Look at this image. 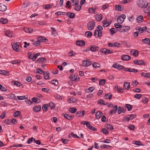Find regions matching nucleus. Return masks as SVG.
I'll return each mask as SVG.
<instances>
[{
	"instance_id": "nucleus-52",
	"label": "nucleus",
	"mask_w": 150,
	"mask_h": 150,
	"mask_svg": "<svg viewBox=\"0 0 150 150\" xmlns=\"http://www.w3.org/2000/svg\"><path fill=\"white\" fill-rule=\"evenodd\" d=\"M104 102V101L102 99H99L98 101V103L100 104H103L104 105H105L107 104V103L105 104V103H103Z\"/></svg>"
},
{
	"instance_id": "nucleus-22",
	"label": "nucleus",
	"mask_w": 150,
	"mask_h": 150,
	"mask_svg": "<svg viewBox=\"0 0 150 150\" xmlns=\"http://www.w3.org/2000/svg\"><path fill=\"white\" fill-rule=\"evenodd\" d=\"M37 61H38L39 62L42 63H45L46 61V59L45 58L41 57L38 59Z\"/></svg>"
},
{
	"instance_id": "nucleus-63",
	"label": "nucleus",
	"mask_w": 150,
	"mask_h": 150,
	"mask_svg": "<svg viewBox=\"0 0 150 150\" xmlns=\"http://www.w3.org/2000/svg\"><path fill=\"white\" fill-rule=\"evenodd\" d=\"M120 23H115L114 24V25L116 28H119L122 27V25L120 24Z\"/></svg>"
},
{
	"instance_id": "nucleus-37",
	"label": "nucleus",
	"mask_w": 150,
	"mask_h": 150,
	"mask_svg": "<svg viewBox=\"0 0 150 150\" xmlns=\"http://www.w3.org/2000/svg\"><path fill=\"white\" fill-rule=\"evenodd\" d=\"M8 72L5 70H0V74L4 75H6L8 74Z\"/></svg>"
},
{
	"instance_id": "nucleus-5",
	"label": "nucleus",
	"mask_w": 150,
	"mask_h": 150,
	"mask_svg": "<svg viewBox=\"0 0 150 150\" xmlns=\"http://www.w3.org/2000/svg\"><path fill=\"white\" fill-rule=\"evenodd\" d=\"M64 116L65 118L69 120H71L74 117V115L70 116L67 113L64 114Z\"/></svg>"
},
{
	"instance_id": "nucleus-64",
	"label": "nucleus",
	"mask_w": 150,
	"mask_h": 150,
	"mask_svg": "<svg viewBox=\"0 0 150 150\" xmlns=\"http://www.w3.org/2000/svg\"><path fill=\"white\" fill-rule=\"evenodd\" d=\"M133 91L135 92L140 93L141 92V90L139 88H135L133 89Z\"/></svg>"
},
{
	"instance_id": "nucleus-53",
	"label": "nucleus",
	"mask_w": 150,
	"mask_h": 150,
	"mask_svg": "<svg viewBox=\"0 0 150 150\" xmlns=\"http://www.w3.org/2000/svg\"><path fill=\"white\" fill-rule=\"evenodd\" d=\"M74 9L77 11H79L81 8V6H75Z\"/></svg>"
},
{
	"instance_id": "nucleus-26",
	"label": "nucleus",
	"mask_w": 150,
	"mask_h": 150,
	"mask_svg": "<svg viewBox=\"0 0 150 150\" xmlns=\"http://www.w3.org/2000/svg\"><path fill=\"white\" fill-rule=\"evenodd\" d=\"M117 30L115 28H112L110 29L109 31L111 35H113L117 31Z\"/></svg>"
},
{
	"instance_id": "nucleus-30",
	"label": "nucleus",
	"mask_w": 150,
	"mask_h": 150,
	"mask_svg": "<svg viewBox=\"0 0 150 150\" xmlns=\"http://www.w3.org/2000/svg\"><path fill=\"white\" fill-rule=\"evenodd\" d=\"M105 127L106 128L110 130H112L114 128L113 126L110 124H107L105 125Z\"/></svg>"
},
{
	"instance_id": "nucleus-55",
	"label": "nucleus",
	"mask_w": 150,
	"mask_h": 150,
	"mask_svg": "<svg viewBox=\"0 0 150 150\" xmlns=\"http://www.w3.org/2000/svg\"><path fill=\"white\" fill-rule=\"evenodd\" d=\"M14 84L15 85L18 86L20 87L21 85V84L17 81H14Z\"/></svg>"
},
{
	"instance_id": "nucleus-29",
	"label": "nucleus",
	"mask_w": 150,
	"mask_h": 150,
	"mask_svg": "<svg viewBox=\"0 0 150 150\" xmlns=\"http://www.w3.org/2000/svg\"><path fill=\"white\" fill-rule=\"evenodd\" d=\"M7 98L9 99H16V98L15 96L13 94H10L7 96Z\"/></svg>"
},
{
	"instance_id": "nucleus-43",
	"label": "nucleus",
	"mask_w": 150,
	"mask_h": 150,
	"mask_svg": "<svg viewBox=\"0 0 150 150\" xmlns=\"http://www.w3.org/2000/svg\"><path fill=\"white\" fill-rule=\"evenodd\" d=\"M54 97L60 100H61L62 99V96L58 94H56L54 95Z\"/></svg>"
},
{
	"instance_id": "nucleus-59",
	"label": "nucleus",
	"mask_w": 150,
	"mask_h": 150,
	"mask_svg": "<svg viewBox=\"0 0 150 150\" xmlns=\"http://www.w3.org/2000/svg\"><path fill=\"white\" fill-rule=\"evenodd\" d=\"M71 99L72 103H76L77 102L78 99L76 98L71 97Z\"/></svg>"
},
{
	"instance_id": "nucleus-38",
	"label": "nucleus",
	"mask_w": 150,
	"mask_h": 150,
	"mask_svg": "<svg viewBox=\"0 0 150 150\" xmlns=\"http://www.w3.org/2000/svg\"><path fill=\"white\" fill-rule=\"evenodd\" d=\"M117 21L119 23L121 24L124 21L123 19H122L121 16H119L117 19Z\"/></svg>"
},
{
	"instance_id": "nucleus-7",
	"label": "nucleus",
	"mask_w": 150,
	"mask_h": 150,
	"mask_svg": "<svg viewBox=\"0 0 150 150\" xmlns=\"http://www.w3.org/2000/svg\"><path fill=\"white\" fill-rule=\"evenodd\" d=\"M76 44L77 45L79 46H84L85 45V42L83 40H80L77 41L76 42Z\"/></svg>"
},
{
	"instance_id": "nucleus-58",
	"label": "nucleus",
	"mask_w": 150,
	"mask_h": 150,
	"mask_svg": "<svg viewBox=\"0 0 150 150\" xmlns=\"http://www.w3.org/2000/svg\"><path fill=\"white\" fill-rule=\"evenodd\" d=\"M88 10L89 12L91 13H95L96 11L94 10V9L92 8H89L88 9Z\"/></svg>"
},
{
	"instance_id": "nucleus-36",
	"label": "nucleus",
	"mask_w": 150,
	"mask_h": 150,
	"mask_svg": "<svg viewBox=\"0 0 150 150\" xmlns=\"http://www.w3.org/2000/svg\"><path fill=\"white\" fill-rule=\"evenodd\" d=\"M40 44V42L38 40V41H36L34 42V43H33V45H35L36 47L39 46V45Z\"/></svg>"
},
{
	"instance_id": "nucleus-51",
	"label": "nucleus",
	"mask_w": 150,
	"mask_h": 150,
	"mask_svg": "<svg viewBox=\"0 0 150 150\" xmlns=\"http://www.w3.org/2000/svg\"><path fill=\"white\" fill-rule=\"evenodd\" d=\"M134 144L136 145L139 146L142 145L141 142L139 141H134Z\"/></svg>"
},
{
	"instance_id": "nucleus-34",
	"label": "nucleus",
	"mask_w": 150,
	"mask_h": 150,
	"mask_svg": "<svg viewBox=\"0 0 150 150\" xmlns=\"http://www.w3.org/2000/svg\"><path fill=\"white\" fill-rule=\"evenodd\" d=\"M125 107L127 108L128 110L130 111L132 108V106L130 104H127L125 105Z\"/></svg>"
},
{
	"instance_id": "nucleus-2",
	"label": "nucleus",
	"mask_w": 150,
	"mask_h": 150,
	"mask_svg": "<svg viewBox=\"0 0 150 150\" xmlns=\"http://www.w3.org/2000/svg\"><path fill=\"white\" fill-rule=\"evenodd\" d=\"M99 47L95 45H91L90 46L89 50L93 52H96L98 51L99 50Z\"/></svg>"
},
{
	"instance_id": "nucleus-3",
	"label": "nucleus",
	"mask_w": 150,
	"mask_h": 150,
	"mask_svg": "<svg viewBox=\"0 0 150 150\" xmlns=\"http://www.w3.org/2000/svg\"><path fill=\"white\" fill-rule=\"evenodd\" d=\"M95 25V23L93 22H89L87 26V28L89 30H92L94 28Z\"/></svg>"
},
{
	"instance_id": "nucleus-28",
	"label": "nucleus",
	"mask_w": 150,
	"mask_h": 150,
	"mask_svg": "<svg viewBox=\"0 0 150 150\" xmlns=\"http://www.w3.org/2000/svg\"><path fill=\"white\" fill-rule=\"evenodd\" d=\"M0 22L3 24H6L8 22V20L6 18H1L0 19Z\"/></svg>"
},
{
	"instance_id": "nucleus-20",
	"label": "nucleus",
	"mask_w": 150,
	"mask_h": 150,
	"mask_svg": "<svg viewBox=\"0 0 150 150\" xmlns=\"http://www.w3.org/2000/svg\"><path fill=\"white\" fill-rule=\"evenodd\" d=\"M23 30L25 32L28 33H31L33 31V28H28L25 27L23 28Z\"/></svg>"
},
{
	"instance_id": "nucleus-48",
	"label": "nucleus",
	"mask_w": 150,
	"mask_h": 150,
	"mask_svg": "<svg viewBox=\"0 0 150 150\" xmlns=\"http://www.w3.org/2000/svg\"><path fill=\"white\" fill-rule=\"evenodd\" d=\"M40 54L39 53H36L35 54L33 57V58H32V61H34L39 56H40Z\"/></svg>"
},
{
	"instance_id": "nucleus-16",
	"label": "nucleus",
	"mask_w": 150,
	"mask_h": 150,
	"mask_svg": "<svg viewBox=\"0 0 150 150\" xmlns=\"http://www.w3.org/2000/svg\"><path fill=\"white\" fill-rule=\"evenodd\" d=\"M95 89L94 87H90L88 89L85 90V91L87 93H90L93 92Z\"/></svg>"
},
{
	"instance_id": "nucleus-9",
	"label": "nucleus",
	"mask_w": 150,
	"mask_h": 150,
	"mask_svg": "<svg viewBox=\"0 0 150 150\" xmlns=\"http://www.w3.org/2000/svg\"><path fill=\"white\" fill-rule=\"evenodd\" d=\"M117 105H115L114 107H113L112 109L109 112L110 115L114 113H116L117 111Z\"/></svg>"
},
{
	"instance_id": "nucleus-50",
	"label": "nucleus",
	"mask_w": 150,
	"mask_h": 150,
	"mask_svg": "<svg viewBox=\"0 0 150 150\" xmlns=\"http://www.w3.org/2000/svg\"><path fill=\"white\" fill-rule=\"evenodd\" d=\"M34 138L33 137H31L30 138L28 139L27 140V143L28 144H30L33 141H34Z\"/></svg>"
},
{
	"instance_id": "nucleus-18",
	"label": "nucleus",
	"mask_w": 150,
	"mask_h": 150,
	"mask_svg": "<svg viewBox=\"0 0 150 150\" xmlns=\"http://www.w3.org/2000/svg\"><path fill=\"white\" fill-rule=\"evenodd\" d=\"M112 95L111 93H106L105 94L104 98L106 99L110 100L112 98Z\"/></svg>"
},
{
	"instance_id": "nucleus-10",
	"label": "nucleus",
	"mask_w": 150,
	"mask_h": 150,
	"mask_svg": "<svg viewBox=\"0 0 150 150\" xmlns=\"http://www.w3.org/2000/svg\"><path fill=\"white\" fill-rule=\"evenodd\" d=\"M94 34V36L96 37H100L102 35L101 31H99L96 30H95Z\"/></svg>"
},
{
	"instance_id": "nucleus-62",
	"label": "nucleus",
	"mask_w": 150,
	"mask_h": 150,
	"mask_svg": "<svg viewBox=\"0 0 150 150\" xmlns=\"http://www.w3.org/2000/svg\"><path fill=\"white\" fill-rule=\"evenodd\" d=\"M32 102L35 103L38 102L39 99L36 97H34L32 98Z\"/></svg>"
},
{
	"instance_id": "nucleus-27",
	"label": "nucleus",
	"mask_w": 150,
	"mask_h": 150,
	"mask_svg": "<svg viewBox=\"0 0 150 150\" xmlns=\"http://www.w3.org/2000/svg\"><path fill=\"white\" fill-rule=\"evenodd\" d=\"M44 78L46 80H49L50 79L49 74L48 71H47L46 74H44Z\"/></svg>"
},
{
	"instance_id": "nucleus-13",
	"label": "nucleus",
	"mask_w": 150,
	"mask_h": 150,
	"mask_svg": "<svg viewBox=\"0 0 150 150\" xmlns=\"http://www.w3.org/2000/svg\"><path fill=\"white\" fill-rule=\"evenodd\" d=\"M130 83L129 82H125L123 85L124 88L127 90H128L129 88Z\"/></svg>"
},
{
	"instance_id": "nucleus-17",
	"label": "nucleus",
	"mask_w": 150,
	"mask_h": 150,
	"mask_svg": "<svg viewBox=\"0 0 150 150\" xmlns=\"http://www.w3.org/2000/svg\"><path fill=\"white\" fill-rule=\"evenodd\" d=\"M12 47L13 50L16 52H18L20 51V49L18 46H16L15 45L13 44L12 45Z\"/></svg>"
},
{
	"instance_id": "nucleus-40",
	"label": "nucleus",
	"mask_w": 150,
	"mask_h": 150,
	"mask_svg": "<svg viewBox=\"0 0 150 150\" xmlns=\"http://www.w3.org/2000/svg\"><path fill=\"white\" fill-rule=\"evenodd\" d=\"M66 14V13L65 12H62L60 11H58L56 12L55 14V15L57 16H59V15H64Z\"/></svg>"
},
{
	"instance_id": "nucleus-15",
	"label": "nucleus",
	"mask_w": 150,
	"mask_h": 150,
	"mask_svg": "<svg viewBox=\"0 0 150 150\" xmlns=\"http://www.w3.org/2000/svg\"><path fill=\"white\" fill-rule=\"evenodd\" d=\"M95 18L97 21H100L102 18V15L101 14L96 15L95 16Z\"/></svg>"
},
{
	"instance_id": "nucleus-1",
	"label": "nucleus",
	"mask_w": 150,
	"mask_h": 150,
	"mask_svg": "<svg viewBox=\"0 0 150 150\" xmlns=\"http://www.w3.org/2000/svg\"><path fill=\"white\" fill-rule=\"evenodd\" d=\"M137 4L140 8H145L146 7L145 3L143 0H139L138 1Z\"/></svg>"
},
{
	"instance_id": "nucleus-46",
	"label": "nucleus",
	"mask_w": 150,
	"mask_h": 150,
	"mask_svg": "<svg viewBox=\"0 0 150 150\" xmlns=\"http://www.w3.org/2000/svg\"><path fill=\"white\" fill-rule=\"evenodd\" d=\"M20 112L19 111H17L14 112L13 114V116L14 117H16L20 114Z\"/></svg>"
},
{
	"instance_id": "nucleus-60",
	"label": "nucleus",
	"mask_w": 150,
	"mask_h": 150,
	"mask_svg": "<svg viewBox=\"0 0 150 150\" xmlns=\"http://www.w3.org/2000/svg\"><path fill=\"white\" fill-rule=\"evenodd\" d=\"M130 118L129 116H127V117H123V121L124 122H126L127 121H129L130 120Z\"/></svg>"
},
{
	"instance_id": "nucleus-24",
	"label": "nucleus",
	"mask_w": 150,
	"mask_h": 150,
	"mask_svg": "<svg viewBox=\"0 0 150 150\" xmlns=\"http://www.w3.org/2000/svg\"><path fill=\"white\" fill-rule=\"evenodd\" d=\"M143 20V16H140L137 17V21L138 23H140Z\"/></svg>"
},
{
	"instance_id": "nucleus-57",
	"label": "nucleus",
	"mask_w": 150,
	"mask_h": 150,
	"mask_svg": "<svg viewBox=\"0 0 150 150\" xmlns=\"http://www.w3.org/2000/svg\"><path fill=\"white\" fill-rule=\"evenodd\" d=\"M108 119L106 117L105 115H103L102 118H101V121L103 122H106L108 121Z\"/></svg>"
},
{
	"instance_id": "nucleus-32",
	"label": "nucleus",
	"mask_w": 150,
	"mask_h": 150,
	"mask_svg": "<svg viewBox=\"0 0 150 150\" xmlns=\"http://www.w3.org/2000/svg\"><path fill=\"white\" fill-rule=\"evenodd\" d=\"M92 35L91 32L90 31H87L85 33V35L88 37H91Z\"/></svg>"
},
{
	"instance_id": "nucleus-25",
	"label": "nucleus",
	"mask_w": 150,
	"mask_h": 150,
	"mask_svg": "<svg viewBox=\"0 0 150 150\" xmlns=\"http://www.w3.org/2000/svg\"><path fill=\"white\" fill-rule=\"evenodd\" d=\"M77 110V109L76 108H70L69 109V111L70 112L72 113H74L76 112Z\"/></svg>"
},
{
	"instance_id": "nucleus-49",
	"label": "nucleus",
	"mask_w": 150,
	"mask_h": 150,
	"mask_svg": "<svg viewBox=\"0 0 150 150\" xmlns=\"http://www.w3.org/2000/svg\"><path fill=\"white\" fill-rule=\"evenodd\" d=\"M128 70V71L130 72H135V71L137 72L138 71L137 69L133 68H129Z\"/></svg>"
},
{
	"instance_id": "nucleus-44",
	"label": "nucleus",
	"mask_w": 150,
	"mask_h": 150,
	"mask_svg": "<svg viewBox=\"0 0 150 150\" xmlns=\"http://www.w3.org/2000/svg\"><path fill=\"white\" fill-rule=\"evenodd\" d=\"M142 96V95L141 94H136L134 96V97L137 99H139Z\"/></svg>"
},
{
	"instance_id": "nucleus-56",
	"label": "nucleus",
	"mask_w": 150,
	"mask_h": 150,
	"mask_svg": "<svg viewBox=\"0 0 150 150\" xmlns=\"http://www.w3.org/2000/svg\"><path fill=\"white\" fill-rule=\"evenodd\" d=\"M138 53L139 52L137 50H135L134 51V52L132 53V54L134 56L136 57L138 55Z\"/></svg>"
},
{
	"instance_id": "nucleus-6",
	"label": "nucleus",
	"mask_w": 150,
	"mask_h": 150,
	"mask_svg": "<svg viewBox=\"0 0 150 150\" xmlns=\"http://www.w3.org/2000/svg\"><path fill=\"white\" fill-rule=\"evenodd\" d=\"M13 32L10 30H7L5 31V35L8 37H12L13 36Z\"/></svg>"
},
{
	"instance_id": "nucleus-41",
	"label": "nucleus",
	"mask_w": 150,
	"mask_h": 150,
	"mask_svg": "<svg viewBox=\"0 0 150 150\" xmlns=\"http://www.w3.org/2000/svg\"><path fill=\"white\" fill-rule=\"evenodd\" d=\"M48 107V104L47 105L44 104L42 106V109L44 111H46L47 110V108Z\"/></svg>"
},
{
	"instance_id": "nucleus-33",
	"label": "nucleus",
	"mask_w": 150,
	"mask_h": 150,
	"mask_svg": "<svg viewBox=\"0 0 150 150\" xmlns=\"http://www.w3.org/2000/svg\"><path fill=\"white\" fill-rule=\"evenodd\" d=\"M71 1L73 3V6L77 5L79 3V2L77 0H71Z\"/></svg>"
},
{
	"instance_id": "nucleus-4",
	"label": "nucleus",
	"mask_w": 150,
	"mask_h": 150,
	"mask_svg": "<svg viewBox=\"0 0 150 150\" xmlns=\"http://www.w3.org/2000/svg\"><path fill=\"white\" fill-rule=\"evenodd\" d=\"M69 78L72 81H78V80L79 79V77L78 76H73L72 74L70 75Z\"/></svg>"
},
{
	"instance_id": "nucleus-8",
	"label": "nucleus",
	"mask_w": 150,
	"mask_h": 150,
	"mask_svg": "<svg viewBox=\"0 0 150 150\" xmlns=\"http://www.w3.org/2000/svg\"><path fill=\"white\" fill-rule=\"evenodd\" d=\"M92 64L91 62L86 60H83L82 62V65L83 66L87 67L91 65Z\"/></svg>"
},
{
	"instance_id": "nucleus-14",
	"label": "nucleus",
	"mask_w": 150,
	"mask_h": 150,
	"mask_svg": "<svg viewBox=\"0 0 150 150\" xmlns=\"http://www.w3.org/2000/svg\"><path fill=\"white\" fill-rule=\"evenodd\" d=\"M7 9L6 7L4 5L0 4V11H4Z\"/></svg>"
},
{
	"instance_id": "nucleus-35",
	"label": "nucleus",
	"mask_w": 150,
	"mask_h": 150,
	"mask_svg": "<svg viewBox=\"0 0 150 150\" xmlns=\"http://www.w3.org/2000/svg\"><path fill=\"white\" fill-rule=\"evenodd\" d=\"M50 107L51 109H52L54 107V104L52 102H50L48 104V107Z\"/></svg>"
},
{
	"instance_id": "nucleus-61",
	"label": "nucleus",
	"mask_w": 150,
	"mask_h": 150,
	"mask_svg": "<svg viewBox=\"0 0 150 150\" xmlns=\"http://www.w3.org/2000/svg\"><path fill=\"white\" fill-rule=\"evenodd\" d=\"M149 38H145L142 40V41L145 43H147L148 42H149Z\"/></svg>"
},
{
	"instance_id": "nucleus-39",
	"label": "nucleus",
	"mask_w": 150,
	"mask_h": 150,
	"mask_svg": "<svg viewBox=\"0 0 150 150\" xmlns=\"http://www.w3.org/2000/svg\"><path fill=\"white\" fill-rule=\"evenodd\" d=\"M93 67L95 68H99L100 67V64L97 63H94L93 64Z\"/></svg>"
},
{
	"instance_id": "nucleus-19",
	"label": "nucleus",
	"mask_w": 150,
	"mask_h": 150,
	"mask_svg": "<svg viewBox=\"0 0 150 150\" xmlns=\"http://www.w3.org/2000/svg\"><path fill=\"white\" fill-rule=\"evenodd\" d=\"M41 109V106L40 105L36 106L33 108V110L35 112L39 111Z\"/></svg>"
},
{
	"instance_id": "nucleus-42",
	"label": "nucleus",
	"mask_w": 150,
	"mask_h": 150,
	"mask_svg": "<svg viewBox=\"0 0 150 150\" xmlns=\"http://www.w3.org/2000/svg\"><path fill=\"white\" fill-rule=\"evenodd\" d=\"M105 79H102L99 81V85L102 86L104 85L105 84Z\"/></svg>"
},
{
	"instance_id": "nucleus-21",
	"label": "nucleus",
	"mask_w": 150,
	"mask_h": 150,
	"mask_svg": "<svg viewBox=\"0 0 150 150\" xmlns=\"http://www.w3.org/2000/svg\"><path fill=\"white\" fill-rule=\"evenodd\" d=\"M115 9L118 11H121L123 9V8L122 6L117 5H115Z\"/></svg>"
},
{
	"instance_id": "nucleus-45",
	"label": "nucleus",
	"mask_w": 150,
	"mask_h": 150,
	"mask_svg": "<svg viewBox=\"0 0 150 150\" xmlns=\"http://www.w3.org/2000/svg\"><path fill=\"white\" fill-rule=\"evenodd\" d=\"M148 101V99L146 97H144L142 98V101L144 103H147Z\"/></svg>"
},
{
	"instance_id": "nucleus-47",
	"label": "nucleus",
	"mask_w": 150,
	"mask_h": 150,
	"mask_svg": "<svg viewBox=\"0 0 150 150\" xmlns=\"http://www.w3.org/2000/svg\"><path fill=\"white\" fill-rule=\"evenodd\" d=\"M51 83L53 84H54L55 85H57L58 84V82L56 80H53L51 81Z\"/></svg>"
},
{
	"instance_id": "nucleus-12",
	"label": "nucleus",
	"mask_w": 150,
	"mask_h": 150,
	"mask_svg": "<svg viewBox=\"0 0 150 150\" xmlns=\"http://www.w3.org/2000/svg\"><path fill=\"white\" fill-rule=\"evenodd\" d=\"M103 115V113L100 111H98L96 113V117L97 119H100Z\"/></svg>"
},
{
	"instance_id": "nucleus-11",
	"label": "nucleus",
	"mask_w": 150,
	"mask_h": 150,
	"mask_svg": "<svg viewBox=\"0 0 150 150\" xmlns=\"http://www.w3.org/2000/svg\"><path fill=\"white\" fill-rule=\"evenodd\" d=\"M131 57L128 55H123L121 56V59L123 60L126 61L130 59Z\"/></svg>"
},
{
	"instance_id": "nucleus-54",
	"label": "nucleus",
	"mask_w": 150,
	"mask_h": 150,
	"mask_svg": "<svg viewBox=\"0 0 150 150\" xmlns=\"http://www.w3.org/2000/svg\"><path fill=\"white\" fill-rule=\"evenodd\" d=\"M123 28L124 32H125L130 29V28L128 26H124L123 27Z\"/></svg>"
},
{
	"instance_id": "nucleus-31",
	"label": "nucleus",
	"mask_w": 150,
	"mask_h": 150,
	"mask_svg": "<svg viewBox=\"0 0 150 150\" xmlns=\"http://www.w3.org/2000/svg\"><path fill=\"white\" fill-rule=\"evenodd\" d=\"M101 132L105 134H107L109 133L108 131L105 128H103L101 130Z\"/></svg>"
},
{
	"instance_id": "nucleus-23",
	"label": "nucleus",
	"mask_w": 150,
	"mask_h": 150,
	"mask_svg": "<svg viewBox=\"0 0 150 150\" xmlns=\"http://www.w3.org/2000/svg\"><path fill=\"white\" fill-rule=\"evenodd\" d=\"M67 15L69 18H72L75 17V14L73 13L68 12Z\"/></svg>"
}]
</instances>
